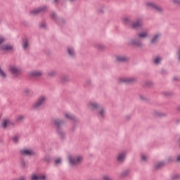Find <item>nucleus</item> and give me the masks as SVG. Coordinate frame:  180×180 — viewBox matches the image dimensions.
<instances>
[{
    "instance_id": "f257e3e1",
    "label": "nucleus",
    "mask_w": 180,
    "mask_h": 180,
    "mask_svg": "<svg viewBox=\"0 0 180 180\" xmlns=\"http://www.w3.org/2000/svg\"><path fill=\"white\" fill-rule=\"evenodd\" d=\"M46 103V96H40L38 97L37 101L32 105V109H40V108H43L44 104Z\"/></svg>"
},
{
    "instance_id": "f03ea898",
    "label": "nucleus",
    "mask_w": 180,
    "mask_h": 180,
    "mask_svg": "<svg viewBox=\"0 0 180 180\" xmlns=\"http://www.w3.org/2000/svg\"><path fill=\"white\" fill-rule=\"evenodd\" d=\"M83 158L82 156L74 157L72 155L69 156V161L71 165H79L82 162Z\"/></svg>"
},
{
    "instance_id": "7ed1b4c3",
    "label": "nucleus",
    "mask_w": 180,
    "mask_h": 180,
    "mask_svg": "<svg viewBox=\"0 0 180 180\" xmlns=\"http://www.w3.org/2000/svg\"><path fill=\"white\" fill-rule=\"evenodd\" d=\"M146 6L149 9H153V11H155V12H162L163 9L160 6H157V4L149 1L146 3Z\"/></svg>"
},
{
    "instance_id": "20e7f679",
    "label": "nucleus",
    "mask_w": 180,
    "mask_h": 180,
    "mask_svg": "<svg viewBox=\"0 0 180 180\" xmlns=\"http://www.w3.org/2000/svg\"><path fill=\"white\" fill-rule=\"evenodd\" d=\"M28 75L31 77V78H36L37 77H41L43 72L41 70H32L28 72Z\"/></svg>"
},
{
    "instance_id": "39448f33",
    "label": "nucleus",
    "mask_w": 180,
    "mask_h": 180,
    "mask_svg": "<svg viewBox=\"0 0 180 180\" xmlns=\"http://www.w3.org/2000/svg\"><path fill=\"white\" fill-rule=\"evenodd\" d=\"M31 180H44L46 179V176L43 174H32L30 176Z\"/></svg>"
},
{
    "instance_id": "423d86ee",
    "label": "nucleus",
    "mask_w": 180,
    "mask_h": 180,
    "mask_svg": "<svg viewBox=\"0 0 180 180\" xmlns=\"http://www.w3.org/2000/svg\"><path fill=\"white\" fill-rule=\"evenodd\" d=\"M10 71L15 77L20 74V69L15 65L10 66Z\"/></svg>"
},
{
    "instance_id": "0eeeda50",
    "label": "nucleus",
    "mask_w": 180,
    "mask_h": 180,
    "mask_svg": "<svg viewBox=\"0 0 180 180\" xmlns=\"http://www.w3.org/2000/svg\"><path fill=\"white\" fill-rule=\"evenodd\" d=\"M46 7H39L38 8H35L30 11V15H39V13H41V12H44Z\"/></svg>"
},
{
    "instance_id": "6e6552de",
    "label": "nucleus",
    "mask_w": 180,
    "mask_h": 180,
    "mask_svg": "<svg viewBox=\"0 0 180 180\" xmlns=\"http://www.w3.org/2000/svg\"><path fill=\"white\" fill-rule=\"evenodd\" d=\"M13 124L12 122H11L8 119H4L1 122V127L3 129H6L7 127H9L10 126H12Z\"/></svg>"
},
{
    "instance_id": "1a4fd4ad",
    "label": "nucleus",
    "mask_w": 180,
    "mask_h": 180,
    "mask_svg": "<svg viewBox=\"0 0 180 180\" xmlns=\"http://www.w3.org/2000/svg\"><path fill=\"white\" fill-rule=\"evenodd\" d=\"M130 44L135 46L136 47H141V46H143V43H141V41L139 39H131L130 41Z\"/></svg>"
},
{
    "instance_id": "9d476101",
    "label": "nucleus",
    "mask_w": 180,
    "mask_h": 180,
    "mask_svg": "<svg viewBox=\"0 0 180 180\" xmlns=\"http://www.w3.org/2000/svg\"><path fill=\"white\" fill-rule=\"evenodd\" d=\"M20 154H22V155H33L34 152L33 150L22 149L20 150Z\"/></svg>"
},
{
    "instance_id": "9b49d317",
    "label": "nucleus",
    "mask_w": 180,
    "mask_h": 180,
    "mask_svg": "<svg viewBox=\"0 0 180 180\" xmlns=\"http://www.w3.org/2000/svg\"><path fill=\"white\" fill-rule=\"evenodd\" d=\"M1 50H4V51H11V50H13V46L11 44H5L1 47Z\"/></svg>"
},
{
    "instance_id": "f8f14e48",
    "label": "nucleus",
    "mask_w": 180,
    "mask_h": 180,
    "mask_svg": "<svg viewBox=\"0 0 180 180\" xmlns=\"http://www.w3.org/2000/svg\"><path fill=\"white\" fill-rule=\"evenodd\" d=\"M125 159H126L125 153H120L117 158V160L118 161V162H123V161H124Z\"/></svg>"
},
{
    "instance_id": "ddd939ff",
    "label": "nucleus",
    "mask_w": 180,
    "mask_h": 180,
    "mask_svg": "<svg viewBox=\"0 0 180 180\" xmlns=\"http://www.w3.org/2000/svg\"><path fill=\"white\" fill-rule=\"evenodd\" d=\"M120 81L121 82H125L126 84H131V82H134L136 81V79H134V78H130V79L121 78V79H120Z\"/></svg>"
},
{
    "instance_id": "4468645a",
    "label": "nucleus",
    "mask_w": 180,
    "mask_h": 180,
    "mask_svg": "<svg viewBox=\"0 0 180 180\" xmlns=\"http://www.w3.org/2000/svg\"><path fill=\"white\" fill-rule=\"evenodd\" d=\"M89 108H90V109H98V108H99V105H98V103H94V102H90L89 103Z\"/></svg>"
},
{
    "instance_id": "2eb2a0df",
    "label": "nucleus",
    "mask_w": 180,
    "mask_h": 180,
    "mask_svg": "<svg viewBox=\"0 0 180 180\" xmlns=\"http://www.w3.org/2000/svg\"><path fill=\"white\" fill-rule=\"evenodd\" d=\"M105 115H106V111L105 110V109L101 108L98 112L99 117H103Z\"/></svg>"
},
{
    "instance_id": "dca6fc26",
    "label": "nucleus",
    "mask_w": 180,
    "mask_h": 180,
    "mask_svg": "<svg viewBox=\"0 0 180 180\" xmlns=\"http://www.w3.org/2000/svg\"><path fill=\"white\" fill-rule=\"evenodd\" d=\"M140 26H141V21H137L136 22H134L132 25L134 29H137V27H140Z\"/></svg>"
},
{
    "instance_id": "f3484780",
    "label": "nucleus",
    "mask_w": 180,
    "mask_h": 180,
    "mask_svg": "<svg viewBox=\"0 0 180 180\" xmlns=\"http://www.w3.org/2000/svg\"><path fill=\"white\" fill-rule=\"evenodd\" d=\"M29 48V42H27V40H25L22 41V49L24 50H26Z\"/></svg>"
},
{
    "instance_id": "a211bd4d",
    "label": "nucleus",
    "mask_w": 180,
    "mask_h": 180,
    "mask_svg": "<svg viewBox=\"0 0 180 180\" xmlns=\"http://www.w3.org/2000/svg\"><path fill=\"white\" fill-rule=\"evenodd\" d=\"M148 36V34L147 32H141L139 34V37L141 39H146Z\"/></svg>"
},
{
    "instance_id": "6ab92c4d",
    "label": "nucleus",
    "mask_w": 180,
    "mask_h": 180,
    "mask_svg": "<svg viewBox=\"0 0 180 180\" xmlns=\"http://www.w3.org/2000/svg\"><path fill=\"white\" fill-rule=\"evenodd\" d=\"M160 39V34H156L153 39L151 40V43H155Z\"/></svg>"
},
{
    "instance_id": "aec40b11",
    "label": "nucleus",
    "mask_w": 180,
    "mask_h": 180,
    "mask_svg": "<svg viewBox=\"0 0 180 180\" xmlns=\"http://www.w3.org/2000/svg\"><path fill=\"white\" fill-rule=\"evenodd\" d=\"M0 77L1 78H6V73H5V72H4V70H2L1 69H0Z\"/></svg>"
},
{
    "instance_id": "412c9836",
    "label": "nucleus",
    "mask_w": 180,
    "mask_h": 180,
    "mask_svg": "<svg viewBox=\"0 0 180 180\" xmlns=\"http://www.w3.org/2000/svg\"><path fill=\"white\" fill-rule=\"evenodd\" d=\"M23 119H25V116H23V115H18L16 117L17 122H22V120H23Z\"/></svg>"
},
{
    "instance_id": "4be33fe9",
    "label": "nucleus",
    "mask_w": 180,
    "mask_h": 180,
    "mask_svg": "<svg viewBox=\"0 0 180 180\" xmlns=\"http://www.w3.org/2000/svg\"><path fill=\"white\" fill-rule=\"evenodd\" d=\"M68 54H70V56H74V54H75L74 49L68 48Z\"/></svg>"
},
{
    "instance_id": "5701e85b",
    "label": "nucleus",
    "mask_w": 180,
    "mask_h": 180,
    "mask_svg": "<svg viewBox=\"0 0 180 180\" xmlns=\"http://www.w3.org/2000/svg\"><path fill=\"white\" fill-rule=\"evenodd\" d=\"M117 61H126L127 58L124 56H117Z\"/></svg>"
},
{
    "instance_id": "b1692460",
    "label": "nucleus",
    "mask_w": 180,
    "mask_h": 180,
    "mask_svg": "<svg viewBox=\"0 0 180 180\" xmlns=\"http://www.w3.org/2000/svg\"><path fill=\"white\" fill-rule=\"evenodd\" d=\"M65 117H67V119H70V120L74 119V116L68 112L65 114Z\"/></svg>"
},
{
    "instance_id": "393cba45",
    "label": "nucleus",
    "mask_w": 180,
    "mask_h": 180,
    "mask_svg": "<svg viewBox=\"0 0 180 180\" xmlns=\"http://www.w3.org/2000/svg\"><path fill=\"white\" fill-rule=\"evenodd\" d=\"M164 162H161L156 165L155 168L156 169H158L159 168H161V167H163Z\"/></svg>"
},
{
    "instance_id": "a878e982",
    "label": "nucleus",
    "mask_w": 180,
    "mask_h": 180,
    "mask_svg": "<svg viewBox=\"0 0 180 180\" xmlns=\"http://www.w3.org/2000/svg\"><path fill=\"white\" fill-rule=\"evenodd\" d=\"M49 77H56L57 75V72L56 71H52L48 74Z\"/></svg>"
},
{
    "instance_id": "bb28decb",
    "label": "nucleus",
    "mask_w": 180,
    "mask_h": 180,
    "mask_svg": "<svg viewBox=\"0 0 180 180\" xmlns=\"http://www.w3.org/2000/svg\"><path fill=\"white\" fill-rule=\"evenodd\" d=\"M172 180H178L180 179V175L179 174H175L172 178Z\"/></svg>"
},
{
    "instance_id": "cd10ccee",
    "label": "nucleus",
    "mask_w": 180,
    "mask_h": 180,
    "mask_svg": "<svg viewBox=\"0 0 180 180\" xmlns=\"http://www.w3.org/2000/svg\"><path fill=\"white\" fill-rule=\"evenodd\" d=\"M160 63H161V58L157 57V58L155 59V64H160Z\"/></svg>"
},
{
    "instance_id": "c85d7f7f",
    "label": "nucleus",
    "mask_w": 180,
    "mask_h": 180,
    "mask_svg": "<svg viewBox=\"0 0 180 180\" xmlns=\"http://www.w3.org/2000/svg\"><path fill=\"white\" fill-rule=\"evenodd\" d=\"M103 180H112V178L108 175H103Z\"/></svg>"
},
{
    "instance_id": "c756f323",
    "label": "nucleus",
    "mask_w": 180,
    "mask_h": 180,
    "mask_svg": "<svg viewBox=\"0 0 180 180\" xmlns=\"http://www.w3.org/2000/svg\"><path fill=\"white\" fill-rule=\"evenodd\" d=\"M13 141H14V143L18 142V140H19V136H14L12 139Z\"/></svg>"
},
{
    "instance_id": "7c9ffc66",
    "label": "nucleus",
    "mask_w": 180,
    "mask_h": 180,
    "mask_svg": "<svg viewBox=\"0 0 180 180\" xmlns=\"http://www.w3.org/2000/svg\"><path fill=\"white\" fill-rule=\"evenodd\" d=\"M55 164H56V165H58V164H61V158H58L55 160Z\"/></svg>"
},
{
    "instance_id": "2f4dec72",
    "label": "nucleus",
    "mask_w": 180,
    "mask_h": 180,
    "mask_svg": "<svg viewBox=\"0 0 180 180\" xmlns=\"http://www.w3.org/2000/svg\"><path fill=\"white\" fill-rule=\"evenodd\" d=\"M55 124H56V126H60V124H61V121L59 120H55Z\"/></svg>"
},
{
    "instance_id": "473e14b6",
    "label": "nucleus",
    "mask_w": 180,
    "mask_h": 180,
    "mask_svg": "<svg viewBox=\"0 0 180 180\" xmlns=\"http://www.w3.org/2000/svg\"><path fill=\"white\" fill-rule=\"evenodd\" d=\"M5 41V38L4 37H0V44H2Z\"/></svg>"
},
{
    "instance_id": "72a5a7b5",
    "label": "nucleus",
    "mask_w": 180,
    "mask_h": 180,
    "mask_svg": "<svg viewBox=\"0 0 180 180\" xmlns=\"http://www.w3.org/2000/svg\"><path fill=\"white\" fill-rule=\"evenodd\" d=\"M141 160H142V161H146L147 160V156L143 155L141 156Z\"/></svg>"
},
{
    "instance_id": "f704fd0d",
    "label": "nucleus",
    "mask_w": 180,
    "mask_h": 180,
    "mask_svg": "<svg viewBox=\"0 0 180 180\" xmlns=\"http://www.w3.org/2000/svg\"><path fill=\"white\" fill-rule=\"evenodd\" d=\"M173 4H180V0H172Z\"/></svg>"
},
{
    "instance_id": "c9c22d12",
    "label": "nucleus",
    "mask_w": 180,
    "mask_h": 180,
    "mask_svg": "<svg viewBox=\"0 0 180 180\" xmlns=\"http://www.w3.org/2000/svg\"><path fill=\"white\" fill-rule=\"evenodd\" d=\"M124 23L128 22H129V18H124Z\"/></svg>"
},
{
    "instance_id": "e433bc0d",
    "label": "nucleus",
    "mask_w": 180,
    "mask_h": 180,
    "mask_svg": "<svg viewBox=\"0 0 180 180\" xmlns=\"http://www.w3.org/2000/svg\"><path fill=\"white\" fill-rule=\"evenodd\" d=\"M39 26L41 28H44V24L43 25V23H41V22L40 23Z\"/></svg>"
},
{
    "instance_id": "4c0bfd02",
    "label": "nucleus",
    "mask_w": 180,
    "mask_h": 180,
    "mask_svg": "<svg viewBox=\"0 0 180 180\" xmlns=\"http://www.w3.org/2000/svg\"><path fill=\"white\" fill-rule=\"evenodd\" d=\"M177 161L179 162H180V155L178 156L177 158Z\"/></svg>"
},
{
    "instance_id": "58836bf2",
    "label": "nucleus",
    "mask_w": 180,
    "mask_h": 180,
    "mask_svg": "<svg viewBox=\"0 0 180 180\" xmlns=\"http://www.w3.org/2000/svg\"><path fill=\"white\" fill-rule=\"evenodd\" d=\"M71 2H74V1H75V0H70Z\"/></svg>"
},
{
    "instance_id": "ea45409f",
    "label": "nucleus",
    "mask_w": 180,
    "mask_h": 180,
    "mask_svg": "<svg viewBox=\"0 0 180 180\" xmlns=\"http://www.w3.org/2000/svg\"><path fill=\"white\" fill-rule=\"evenodd\" d=\"M124 175H125L124 173H123V174H122V176H124Z\"/></svg>"
},
{
    "instance_id": "a19ab883",
    "label": "nucleus",
    "mask_w": 180,
    "mask_h": 180,
    "mask_svg": "<svg viewBox=\"0 0 180 180\" xmlns=\"http://www.w3.org/2000/svg\"><path fill=\"white\" fill-rule=\"evenodd\" d=\"M25 92L28 93V92H29V90L25 91Z\"/></svg>"
},
{
    "instance_id": "79ce46f5",
    "label": "nucleus",
    "mask_w": 180,
    "mask_h": 180,
    "mask_svg": "<svg viewBox=\"0 0 180 180\" xmlns=\"http://www.w3.org/2000/svg\"><path fill=\"white\" fill-rule=\"evenodd\" d=\"M57 1H58V0H55V2H57Z\"/></svg>"
},
{
    "instance_id": "37998d69",
    "label": "nucleus",
    "mask_w": 180,
    "mask_h": 180,
    "mask_svg": "<svg viewBox=\"0 0 180 180\" xmlns=\"http://www.w3.org/2000/svg\"><path fill=\"white\" fill-rule=\"evenodd\" d=\"M179 60H180V56L179 57Z\"/></svg>"
},
{
    "instance_id": "c03bdc74",
    "label": "nucleus",
    "mask_w": 180,
    "mask_h": 180,
    "mask_svg": "<svg viewBox=\"0 0 180 180\" xmlns=\"http://www.w3.org/2000/svg\"><path fill=\"white\" fill-rule=\"evenodd\" d=\"M60 135L61 136V133H60Z\"/></svg>"
}]
</instances>
